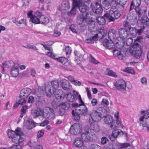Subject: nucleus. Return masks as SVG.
Here are the masks:
<instances>
[{
	"label": "nucleus",
	"mask_w": 149,
	"mask_h": 149,
	"mask_svg": "<svg viewBox=\"0 0 149 149\" xmlns=\"http://www.w3.org/2000/svg\"><path fill=\"white\" fill-rule=\"evenodd\" d=\"M120 38L124 40L127 38L129 35L127 30L124 28H120L118 30Z\"/></svg>",
	"instance_id": "obj_12"
},
{
	"label": "nucleus",
	"mask_w": 149,
	"mask_h": 149,
	"mask_svg": "<svg viewBox=\"0 0 149 149\" xmlns=\"http://www.w3.org/2000/svg\"><path fill=\"white\" fill-rule=\"evenodd\" d=\"M132 2L135 8L139 7L141 4V0H133Z\"/></svg>",
	"instance_id": "obj_41"
},
{
	"label": "nucleus",
	"mask_w": 149,
	"mask_h": 149,
	"mask_svg": "<svg viewBox=\"0 0 149 149\" xmlns=\"http://www.w3.org/2000/svg\"><path fill=\"white\" fill-rule=\"evenodd\" d=\"M31 92V90L28 88L22 89L20 94V97L26 98Z\"/></svg>",
	"instance_id": "obj_14"
},
{
	"label": "nucleus",
	"mask_w": 149,
	"mask_h": 149,
	"mask_svg": "<svg viewBox=\"0 0 149 149\" xmlns=\"http://www.w3.org/2000/svg\"><path fill=\"white\" fill-rule=\"evenodd\" d=\"M82 103L81 104H79V106L76 109V110L77 111V112L80 114L85 116L87 111V108L85 106H84L83 107L80 108V107L84 104V103Z\"/></svg>",
	"instance_id": "obj_21"
},
{
	"label": "nucleus",
	"mask_w": 149,
	"mask_h": 149,
	"mask_svg": "<svg viewBox=\"0 0 149 149\" xmlns=\"http://www.w3.org/2000/svg\"><path fill=\"white\" fill-rule=\"evenodd\" d=\"M72 113L74 117L73 118L74 120L77 121L79 120L80 119L79 114H80L77 111L74 112V110H73L72 112Z\"/></svg>",
	"instance_id": "obj_39"
},
{
	"label": "nucleus",
	"mask_w": 149,
	"mask_h": 149,
	"mask_svg": "<svg viewBox=\"0 0 149 149\" xmlns=\"http://www.w3.org/2000/svg\"><path fill=\"white\" fill-rule=\"evenodd\" d=\"M88 125L86 126L84 128V132L81 134V139L85 141H90L93 139V136L95 135L94 133L93 132H98L100 130V127L97 124H95L89 119Z\"/></svg>",
	"instance_id": "obj_1"
},
{
	"label": "nucleus",
	"mask_w": 149,
	"mask_h": 149,
	"mask_svg": "<svg viewBox=\"0 0 149 149\" xmlns=\"http://www.w3.org/2000/svg\"><path fill=\"white\" fill-rule=\"evenodd\" d=\"M144 26H143L140 29H138L137 30H136V33H137L139 35L141 34L144 31Z\"/></svg>",
	"instance_id": "obj_61"
},
{
	"label": "nucleus",
	"mask_w": 149,
	"mask_h": 149,
	"mask_svg": "<svg viewBox=\"0 0 149 149\" xmlns=\"http://www.w3.org/2000/svg\"><path fill=\"white\" fill-rule=\"evenodd\" d=\"M60 84L63 89L65 90H70V83L68 81L64 79H62L60 80Z\"/></svg>",
	"instance_id": "obj_17"
},
{
	"label": "nucleus",
	"mask_w": 149,
	"mask_h": 149,
	"mask_svg": "<svg viewBox=\"0 0 149 149\" xmlns=\"http://www.w3.org/2000/svg\"><path fill=\"white\" fill-rule=\"evenodd\" d=\"M82 130L81 126L79 124H75L71 126L70 129V133L74 134H78Z\"/></svg>",
	"instance_id": "obj_5"
},
{
	"label": "nucleus",
	"mask_w": 149,
	"mask_h": 149,
	"mask_svg": "<svg viewBox=\"0 0 149 149\" xmlns=\"http://www.w3.org/2000/svg\"><path fill=\"white\" fill-rule=\"evenodd\" d=\"M40 15H41V13L38 11H36L33 15V16H32L30 20L33 23L38 24L40 16Z\"/></svg>",
	"instance_id": "obj_16"
},
{
	"label": "nucleus",
	"mask_w": 149,
	"mask_h": 149,
	"mask_svg": "<svg viewBox=\"0 0 149 149\" xmlns=\"http://www.w3.org/2000/svg\"><path fill=\"white\" fill-rule=\"evenodd\" d=\"M118 114V112H117L116 113H115L114 116L116 118V121L117 123H120L121 120L119 118Z\"/></svg>",
	"instance_id": "obj_56"
},
{
	"label": "nucleus",
	"mask_w": 149,
	"mask_h": 149,
	"mask_svg": "<svg viewBox=\"0 0 149 149\" xmlns=\"http://www.w3.org/2000/svg\"><path fill=\"white\" fill-rule=\"evenodd\" d=\"M113 121L112 117L110 115H108L104 118V121L107 124H109L113 122Z\"/></svg>",
	"instance_id": "obj_37"
},
{
	"label": "nucleus",
	"mask_w": 149,
	"mask_h": 149,
	"mask_svg": "<svg viewBox=\"0 0 149 149\" xmlns=\"http://www.w3.org/2000/svg\"><path fill=\"white\" fill-rule=\"evenodd\" d=\"M130 52L137 58H139L142 54L141 47L137 43H134L131 46Z\"/></svg>",
	"instance_id": "obj_2"
},
{
	"label": "nucleus",
	"mask_w": 149,
	"mask_h": 149,
	"mask_svg": "<svg viewBox=\"0 0 149 149\" xmlns=\"http://www.w3.org/2000/svg\"><path fill=\"white\" fill-rule=\"evenodd\" d=\"M76 2L78 4L77 7L80 12L84 13H86V11L88 10L89 8L84 4H83L82 0H76Z\"/></svg>",
	"instance_id": "obj_9"
},
{
	"label": "nucleus",
	"mask_w": 149,
	"mask_h": 149,
	"mask_svg": "<svg viewBox=\"0 0 149 149\" xmlns=\"http://www.w3.org/2000/svg\"><path fill=\"white\" fill-rule=\"evenodd\" d=\"M34 101V98L33 96H30L28 99V102L29 103H33Z\"/></svg>",
	"instance_id": "obj_64"
},
{
	"label": "nucleus",
	"mask_w": 149,
	"mask_h": 149,
	"mask_svg": "<svg viewBox=\"0 0 149 149\" xmlns=\"http://www.w3.org/2000/svg\"><path fill=\"white\" fill-rule=\"evenodd\" d=\"M52 87L54 88H58L59 86L58 81L57 80H54L51 82Z\"/></svg>",
	"instance_id": "obj_47"
},
{
	"label": "nucleus",
	"mask_w": 149,
	"mask_h": 149,
	"mask_svg": "<svg viewBox=\"0 0 149 149\" xmlns=\"http://www.w3.org/2000/svg\"><path fill=\"white\" fill-rule=\"evenodd\" d=\"M88 14V13L79 14L77 17V23L79 24H81L83 23H84L86 21Z\"/></svg>",
	"instance_id": "obj_11"
},
{
	"label": "nucleus",
	"mask_w": 149,
	"mask_h": 149,
	"mask_svg": "<svg viewBox=\"0 0 149 149\" xmlns=\"http://www.w3.org/2000/svg\"><path fill=\"white\" fill-rule=\"evenodd\" d=\"M17 135L12 140L13 142L15 143H19L22 142L24 140V136L23 133L21 132L19 128H17L16 129Z\"/></svg>",
	"instance_id": "obj_4"
},
{
	"label": "nucleus",
	"mask_w": 149,
	"mask_h": 149,
	"mask_svg": "<svg viewBox=\"0 0 149 149\" xmlns=\"http://www.w3.org/2000/svg\"><path fill=\"white\" fill-rule=\"evenodd\" d=\"M45 90L46 94L48 97H50L54 93V89L50 85H47L45 87Z\"/></svg>",
	"instance_id": "obj_19"
},
{
	"label": "nucleus",
	"mask_w": 149,
	"mask_h": 149,
	"mask_svg": "<svg viewBox=\"0 0 149 149\" xmlns=\"http://www.w3.org/2000/svg\"><path fill=\"white\" fill-rule=\"evenodd\" d=\"M116 4H119L121 6L125 4L127 0H114Z\"/></svg>",
	"instance_id": "obj_44"
},
{
	"label": "nucleus",
	"mask_w": 149,
	"mask_h": 149,
	"mask_svg": "<svg viewBox=\"0 0 149 149\" xmlns=\"http://www.w3.org/2000/svg\"><path fill=\"white\" fill-rule=\"evenodd\" d=\"M20 99L18 101L19 104H23L26 102V100H25V98H26L24 97H19Z\"/></svg>",
	"instance_id": "obj_59"
},
{
	"label": "nucleus",
	"mask_w": 149,
	"mask_h": 149,
	"mask_svg": "<svg viewBox=\"0 0 149 149\" xmlns=\"http://www.w3.org/2000/svg\"><path fill=\"white\" fill-rule=\"evenodd\" d=\"M130 145L128 143H119L118 145V149H125L126 148L130 147Z\"/></svg>",
	"instance_id": "obj_33"
},
{
	"label": "nucleus",
	"mask_w": 149,
	"mask_h": 149,
	"mask_svg": "<svg viewBox=\"0 0 149 149\" xmlns=\"http://www.w3.org/2000/svg\"><path fill=\"white\" fill-rule=\"evenodd\" d=\"M109 104V102L106 99H103L102 101V104L104 106H107Z\"/></svg>",
	"instance_id": "obj_62"
},
{
	"label": "nucleus",
	"mask_w": 149,
	"mask_h": 149,
	"mask_svg": "<svg viewBox=\"0 0 149 149\" xmlns=\"http://www.w3.org/2000/svg\"><path fill=\"white\" fill-rule=\"evenodd\" d=\"M120 132L118 130H115L113 131L112 134L109 136V139L111 141H114L115 139L117 137Z\"/></svg>",
	"instance_id": "obj_23"
},
{
	"label": "nucleus",
	"mask_w": 149,
	"mask_h": 149,
	"mask_svg": "<svg viewBox=\"0 0 149 149\" xmlns=\"http://www.w3.org/2000/svg\"><path fill=\"white\" fill-rule=\"evenodd\" d=\"M103 45L109 49H113L114 47L113 41L106 39L104 41Z\"/></svg>",
	"instance_id": "obj_20"
},
{
	"label": "nucleus",
	"mask_w": 149,
	"mask_h": 149,
	"mask_svg": "<svg viewBox=\"0 0 149 149\" xmlns=\"http://www.w3.org/2000/svg\"><path fill=\"white\" fill-rule=\"evenodd\" d=\"M56 98L58 100H63L64 97V95L61 90L56 89L54 92Z\"/></svg>",
	"instance_id": "obj_13"
},
{
	"label": "nucleus",
	"mask_w": 149,
	"mask_h": 149,
	"mask_svg": "<svg viewBox=\"0 0 149 149\" xmlns=\"http://www.w3.org/2000/svg\"><path fill=\"white\" fill-rule=\"evenodd\" d=\"M90 57L91 59L90 62L91 63L95 64H97L99 63V62L91 55H90Z\"/></svg>",
	"instance_id": "obj_51"
},
{
	"label": "nucleus",
	"mask_w": 149,
	"mask_h": 149,
	"mask_svg": "<svg viewBox=\"0 0 149 149\" xmlns=\"http://www.w3.org/2000/svg\"><path fill=\"white\" fill-rule=\"evenodd\" d=\"M46 55L54 59H56V58L55 55L52 52V51H50L49 52H47Z\"/></svg>",
	"instance_id": "obj_52"
},
{
	"label": "nucleus",
	"mask_w": 149,
	"mask_h": 149,
	"mask_svg": "<svg viewBox=\"0 0 149 149\" xmlns=\"http://www.w3.org/2000/svg\"><path fill=\"white\" fill-rule=\"evenodd\" d=\"M133 42V39L131 38H129L127 39L126 41V43L128 46H130Z\"/></svg>",
	"instance_id": "obj_55"
},
{
	"label": "nucleus",
	"mask_w": 149,
	"mask_h": 149,
	"mask_svg": "<svg viewBox=\"0 0 149 149\" xmlns=\"http://www.w3.org/2000/svg\"><path fill=\"white\" fill-rule=\"evenodd\" d=\"M60 107L63 109L67 110H68L70 107V104L68 102L62 103L60 105Z\"/></svg>",
	"instance_id": "obj_32"
},
{
	"label": "nucleus",
	"mask_w": 149,
	"mask_h": 149,
	"mask_svg": "<svg viewBox=\"0 0 149 149\" xmlns=\"http://www.w3.org/2000/svg\"><path fill=\"white\" fill-rule=\"evenodd\" d=\"M31 114L33 118H36L39 116H42V117L45 116L43 114L42 111L40 109H34L31 111Z\"/></svg>",
	"instance_id": "obj_15"
},
{
	"label": "nucleus",
	"mask_w": 149,
	"mask_h": 149,
	"mask_svg": "<svg viewBox=\"0 0 149 149\" xmlns=\"http://www.w3.org/2000/svg\"><path fill=\"white\" fill-rule=\"evenodd\" d=\"M16 132V130L15 131L10 130H8L7 133L9 137L10 138H12V140H13L14 138L17 134Z\"/></svg>",
	"instance_id": "obj_36"
},
{
	"label": "nucleus",
	"mask_w": 149,
	"mask_h": 149,
	"mask_svg": "<svg viewBox=\"0 0 149 149\" xmlns=\"http://www.w3.org/2000/svg\"><path fill=\"white\" fill-rule=\"evenodd\" d=\"M120 16V14L117 11L110 10L109 13H105L104 16L109 22L114 21L115 19L118 18Z\"/></svg>",
	"instance_id": "obj_3"
},
{
	"label": "nucleus",
	"mask_w": 149,
	"mask_h": 149,
	"mask_svg": "<svg viewBox=\"0 0 149 149\" xmlns=\"http://www.w3.org/2000/svg\"><path fill=\"white\" fill-rule=\"evenodd\" d=\"M73 92V93L75 95V97L76 98H78L79 99V102H81L83 104V102L81 100L80 95L79 94H78V93L77 91L75 90H74Z\"/></svg>",
	"instance_id": "obj_48"
},
{
	"label": "nucleus",
	"mask_w": 149,
	"mask_h": 149,
	"mask_svg": "<svg viewBox=\"0 0 149 149\" xmlns=\"http://www.w3.org/2000/svg\"><path fill=\"white\" fill-rule=\"evenodd\" d=\"M116 31L114 29L110 30L109 32L108 35V37L109 40H113L116 37Z\"/></svg>",
	"instance_id": "obj_28"
},
{
	"label": "nucleus",
	"mask_w": 149,
	"mask_h": 149,
	"mask_svg": "<svg viewBox=\"0 0 149 149\" xmlns=\"http://www.w3.org/2000/svg\"><path fill=\"white\" fill-rule=\"evenodd\" d=\"M30 72L31 76L33 77H36V72L35 69L32 68L30 70Z\"/></svg>",
	"instance_id": "obj_60"
},
{
	"label": "nucleus",
	"mask_w": 149,
	"mask_h": 149,
	"mask_svg": "<svg viewBox=\"0 0 149 149\" xmlns=\"http://www.w3.org/2000/svg\"><path fill=\"white\" fill-rule=\"evenodd\" d=\"M28 108L27 105H25L22 107L21 109V114H24L26 113V110Z\"/></svg>",
	"instance_id": "obj_53"
},
{
	"label": "nucleus",
	"mask_w": 149,
	"mask_h": 149,
	"mask_svg": "<svg viewBox=\"0 0 149 149\" xmlns=\"http://www.w3.org/2000/svg\"><path fill=\"white\" fill-rule=\"evenodd\" d=\"M65 97L67 100L70 102H72L74 100V97L70 92H69L65 95Z\"/></svg>",
	"instance_id": "obj_35"
},
{
	"label": "nucleus",
	"mask_w": 149,
	"mask_h": 149,
	"mask_svg": "<svg viewBox=\"0 0 149 149\" xmlns=\"http://www.w3.org/2000/svg\"><path fill=\"white\" fill-rule=\"evenodd\" d=\"M74 143L76 147H80L83 145V142L80 138H76L74 142Z\"/></svg>",
	"instance_id": "obj_30"
},
{
	"label": "nucleus",
	"mask_w": 149,
	"mask_h": 149,
	"mask_svg": "<svg viewBox=\"0 0 149 149\" xmlns=\"http://www.w3.org/2000/svg\"><path fill=\"white\" fill-rule=\"evenodd\" d=\"M130 34L133 36H135L136 34V29L134 27H130L128 29Z\"/></svg>",
	"instance_id": "obj_38"
},
{
	"label": "nucleus",
	"mask_w": 149,
	"mask_h": 149,
	"mask_svg": "<svg viewBox=\"0 0 149 149\" xmlns=\"http://www.w3.org/2000/svg\"><path fill=\"white\" fill-rule=\"evenodd\" d=\"M104 8L106 9H107L110 6V3L107 0H104L103 2Z\"/></svg>",
	"instance_id": "obj_45"
},
{
	"label": "nucleus",
	"mask_w": 149,
	"mask_h": 149,
	"mask_svg": "<svg viewBox=\"0 0 149 149\" xmlns=\"http://www.w3.org/2000/svg\"><path fill=\"white\" fill-rule=\"evenodd\" d=\"M90 116L93 122L99 121L101 120L102 116L100 112L95 110L92 111L91 112Z\"/></svg>",
	"instance_id": "obj_7"
},
{
	"label": "nucleus",
	"mask_w": 149,
	"mask_h": 149,
	"mask_svg": "<svg viewBox=\"0 0 149 149\" xmlns=\"http://www.w3.org/2000/svg\"><path fill=\"white\" fill-rule=\"evenodd\" d=\"M89 149H101V148L100 146L94 143L90 146Z\"/></svg>",
	"instance_id": "obj_43"
},
{
	"label": "nucleus",
	"mask_w": 149,
	"mask_h": 149,
	"mask_svg": "<svg viewBox=\"0 0 149 149\" xmlns=\"http://www.w3.org/2000/svg\"><path fill=\"white\" fill-rule=\"evenodd\" d=\"M107 74L110 76L115 77H117V75L116 73L111 70H109Z\"/></svg>",
	"instance_id": "obj_50"
},
{
	"label": "nucleus",
	"mask_w": 149,
	"mask_h": 149,
	"mask_svg": "<svg viewBox=\"0 0 149 149\" xmlns=\"http://www.w3.org/2000/svg\"><path fill=\"white\" fill-rule=\"evenodd\" d=\"M6 65L8 67V68H10L11 69L15 66V64L12 61H6Z\"/></svg>",
	"instance_id": "obj_46"
},
{
	"label": "nucleus",
	"mask_w": 149,
	"mask_h": 149,
	"mask_svg": "<svg viewBox=\"0 0 149 149\" xmlns=\"http://www.w3.org/2000/svg\"><path fill=\"white\" fill-rule=\"evenodd\" d=\"M114 86L119 90L125 89L126 85L125 81L123 79L117 80L116 82L114 83Z\"/></svg>",
	"instance_id": "obj_6"
},
{
	"label": "nucleus",
	"mask_w": 149,
	"mask_h": 149,
	"mask_svg": "<svg viewBox=\"0 0 149 149\" xmlns=\"http://www.w3.org/2000/svg\"><path fill=\"white\" fill-rule=\"evenodd\" d=\"M76 26L74 25H71L70 27V28L71 30L73 33H76L77 32L76 31Z\"/></svg>",
	"instance_id": "obj_58"
},
{
	"label": "nucleus",
	"mask_w": 149,
	"mask_h": 149,
	"mask_svg": "<svg viewBox=\"0 0 149 149\" xmlns=\"http://www.w3.org/2000/svg\"><path fill=\"white\" fill-rule=\"evenodd\" d=\"M44 112L43 114H45V116L43 117L46 118H51L54 116V111L53 109L50 107H46Z\"/></svg>",
	"instance_id": "obj_10"
},
{
	"label": "nucleus",
	"mask_w": 149,
	"mask_h": 149,
	"mask_svg": "<svg viewBox=\"0 0 149 149\" xmlns=\"http://www.w3.org/2000/svg\"><path fill=\"white\" fill-rule=\"evenodd\" d=\"M26 19H22L19 21H17L16 22V25L18 26H20L21 24H24L26 25L27 23L26 22Z\"/></svg>",
	"instance_id": "obj_42"
},
{
	"label": "nucleus",
	"mask_w": 149,
	"mask_h": 149,
	"mask_svg": "<svg viewBox=\"0 0 149 149\" xmlns=\"http://www.w3.org/2000/svg\"><path fill=\"white\" fill-rule=\"evenodd\" d=\"M72 7L70 12L68 13V15L71 16L76 13V8L77 7L78 4L76 3V0H72Z\"/></svg>",
	"instance_id": "obj_22"
},
{
	"label": "nucleus",
	"mask_w": 149,
	"mask_h": 149,
	"mask_svg": "<svg viewBox=\"0 0 149 149\" xmlns=\"http://www.w3.org/2000/svg\"><path fill=\"white\" fill-rule=\"evenodd\" d=\"M56 60L61 62L63 64H65L67 62V59L65 57H61L56 58Z\"/></svg>",
	"instance_id": "obj_40"
},
{
	"label": "nucleus",
	"mask_w": 149,
	"mask_h": 149,
	"mask_svg": "<svg viewBox=\"0 0 149 149\" xmlns=\"http://www.w3.org/2000/svg\"><path fill=\"white\" fill-rule=\"evenodd\" d=\"M123 26L124 27L127 28L128 29L130 27H131V24L130 22L127 21H125L123 24Z\"/></svg>",
	"instance_id": "obj_49"
},
{
	"label": "nucleus",
	"mask_w": 149,
	"mask_h": 149,
	"mask_svg": "<svg viewBox=\"0 0 149 149\" xmlns=\"http://www.w3.org/2000/svg\"><path fill=\"white\" fill-rule=\"evenodd\" d=\"M140 21L143 25H149V19L146 16H143L140 19Z\"/></svg>",
	"instance_id": "obj_26"
},
{
	"label": "nucleus",
	"mask_w": 149,
	"mask_h": 149,
	"mask_svg": "<svg viewBox=\"0 0 149 149\" xmlns=\"http://www.w3.org/2000/svg\"><path fill=\"white\" fill-rule=\"evenodd\" d=\"M108 141V139L106 137L104 136L101 139V143L102 145H104L106 144Z\"/></svg>",
	"instance_id": "obj_54"
},
{
	"label": "nucleus",
	"mask_w": 149,
	"mask_h": 149,
	"mask_svg": "<svg viewBox=\"0 0 149 149\" xmlns=\"http://www.w3.org/2000/svg\"><path fill=\"white\" fill-rule=\"evenodd\" d=\"M40 17L39 24H46L48 22L49 19L48 18L44 15H42L41 13V15Z\"/></svg>",
	"instance_id": "obj_25"
},
{
	"label": "nucleus",
	"mask_w": 149,
	"mask_h": 149,
	"mask_svg": "<svg viewBox=\"0 0 149 149\" xmlns=\"http://www.w3.org/2000/svg\"><path fill=\"white\" fill-rule=\"evenodd\" d=\"M70 7V5L69 2L65 1H63L62 3L60 8L62 10H67L69 9Z\"/></svg>",
	"instance_id": "obj_24"
},
{
	"label": "nucleus",
	"mask_w": 149,
	"mask_h": 149,
	"mask_svg": "<svg viewBox=\"0 0 149 149\" xmlns=\"http://www.w3.org/2000/svg\"><path fill=\"white\" fill-rule=\"evenodd\" d=\"M65 53L66 55L70 54L71 52V48L68 46H67L65 49Z\"/></svg>",
	"instance_id": "obj_57"
},
{
	"label": "nucleus",
	"mask_w": 149,
	"mask_h": 149,
	"mask_svg": "<svg viewBox=\"0 0 149 149\" xmlns=\"http://www.w3.org/2000/svg\"><path fill=\"white\" fill-rule=\"evenodd\" d=\"M105 17L99 16L97 17L96 18V22L100 25H103L106 22V20L104 18Z\"/></svg>",
	"instance_id": "obj_31"
},
{
	"label": "nucleus",
	"mask_w": 149,
	"mask_h": 149,
	"mask_svg": "<svg viewBox=\"0 0 149 149\" xmlns=\"http://www.w3.org/2000/svg\"><path fill=\"white\" fill-rule=\"evenodd\" d=\"M91 7L93 10L97 14H100L102 12V9L101 5L97 2L92 3Z\"/></svg>",
	"instance_id": "obj_8"
},
{
	"label": "nucleus",
	"mask_w": 149,
	"mask_h": 149,
	"mask_svg": "<svg viewBox=\"0 0 149 149\" xmlns=\"http://www.w3.org/2000/svg\"><path fill=\"white\" fill-rule=\"evenodd\" d=\"M120 123H117V122L116 123L113 122L112 124L110 125V127L111 129H113L117 127L118 125Z\"/></svg>",
	"instance_id": "obj_63"
},
{
	"label": "nucleus",
	"mask_w": 149,
	"mask_h": 149,
	"mask_svg": "<svg viewBox=\"0 0 149 149\" xmlns=\"http://www.w3.org/2000/svg\"><path fill=\"white\" fill-rule=\"evenodd\" d=\"M102 30L101 29L99 32L98 34H95L94 36H92L91 37V40L93 41H95L97 40V37L98 36L100 35H101L102 37L104 36V33L102 32Z\"/></svg>",
	"instance_id": "obj_34"
},
{
	"label": "nucleus",
	"mask_w": 149,
	"mask_h": 149,
	"mask_svg": "<svg viewBox=\"0 0 149 149\" xmlns=\"http://www.w3.org/2000/svg\"><path fill=\"white\" fill-rule=\"evenodd\" d=\"M35 123L33 120L28 119L25 121L24 125L27 129L31 130L35 127Z\"/></svg>",
	"instance_id": "obj_18"
},
{
	"label": "nucleus",
	"mask_w": 149,
	"mask_h": 149,
	"mask_svg": "<svg viewBox=\"0 0 149 149\" xmlns=\"http://www.w3.org/2000/svg\"><path fill=\"white\" fill-rule=\"evenodd\" d=\"M10 73L13 77H16L19 74V69L17 66H14L13 68H12L10 70Z\"/></svg>",
	"instance_id": "obj_27"
},
{
	"label": "nucleus",
	"mask_w": 149,
	"mask_h": 149,
	"mask_svg": "<svg viewBox=\"0 0 149 149\" xmlns=\"http://www.w3.org/2000/svg\"><path fill=\"white\" fill-rule=\"evenodd\" d=\"M135 9L136 14L140 17L143 14L146 12V10L143 9V8H139V7L135 8Z\"/></svg>",
	"instance_id": "obj_29"
}]
</instances>
